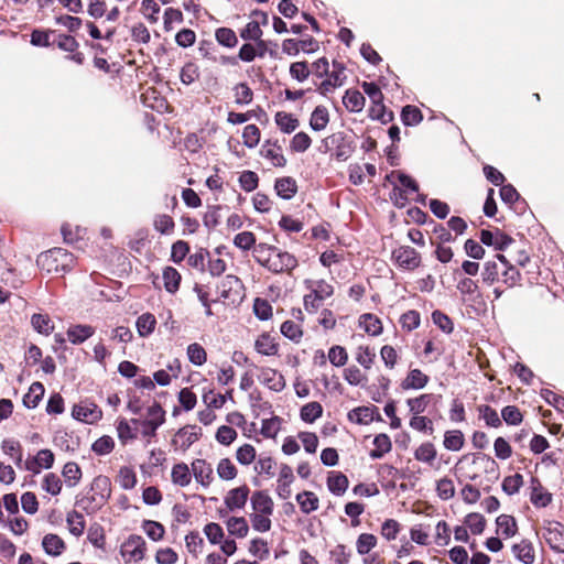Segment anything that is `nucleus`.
<instances>
[{"instance_id": "obj_1", "label": "nucleus", "mask_w": 564, "mask_h": 564, "mask_svg": "<svg viewBox=\"0 0 564 564\" xmlns=\"http://www.w3.org/2000/svg\"><path fill=\"white\" fill-rule=\"evenodd\" d=\"M93 495L80 500V505L85 510H88L90 505H95L96 508L102 507L111 496V481L110 478L104 475H99L94 478L90 487Z\"/></svg>"}, {"instance_id": "obj_2", "label": "nucleus", "mask_w": 564, "mask_h": 564, "mask_svg": "<svg viewBox=\"0 0 564 564\" xmlns=\"http://www.w3.org/2000/svg\"><path fill=\"white\" fill-rule=\"evenodd\" d=\"M392 259L403 270L413 271L421 264L420 253L410 246H401L392 251Z\"/></svg>"}, {"instance_id": "obj_3", "label": "nucleus", "mask_w": 564, "mask_h": 564, "mask_svg": "<svg viewBox=\"0 0 564 564\" xmlns=\"http://www.w3.org/2000/svg\"><path fill=\"white\" fill-rule=\"evenodd\" d=\"M218 290L221 299L235 303L241 299L243 284L238 276L234 274H227L218 285Z\"/></svg>"}, {"instance_id": "obj_4", "label": "nucleus", "mask_w": 564, "mask_h": 564, "mask_svg": "<svg viewBox=\"0 0 564 564\" xmlns=\"http://www.w3.org/2000/svg\"><path fill=\"white\" fill-rule=\"evenodd\" d=\"M120 553L128 561H141L145 553V541L141 535L131 534L122 543Z\"/></svg>"}, {"instance_id": "obj_5", "label": "nucleus", "mask_w": 564, "mask_h": 564, "mask_svg": "<svg viewBox=\"0 0 564 564\" xmlns=\"http://www.w3.org/2000/svg\"><path fill=\"white\" fill-rule=\"evenodd\" d=\"M72 415L74 419L93 424L98 422L102 416V411L93 402L83 401L74 405Z\"/></svg>"}, {"instance_id": "obj_6", "label": "nucleus", "mask_w": 564, "mask_h": 564, "mask_svg": "<svg viewBox=\"0 0 564 564\" xmlns=\"http://www.w3.org/2000/svg\"><path fill=\"white\" fill-rule=\"evenodd\" d=\"M544 539L555 552H564V524L558 521H547Z\"/></svg>"}, {"instance_id": "obj_7", "label": "nucleus", "mask_w": 564, "mask_h": 564, "mask_svg": "<svg viewBox=\"0 0 564 564\" xmlns=\"http://www.w3.org/2000/svg\"><path fill=\"white\" fill-rule=\"evenodd\" d=\"M296 267L297 260L293 254L276 249V251L273 253V257L271 258L268 270L273 273H281L290 272Z\"/></svg>"}, {"instance_id": "obj_8", "label": "nucleus", "mask_w": 564, "mask_h": 564, "mask_svg": "<svg viewBox=\"0 0 564 564\" xmlns=\"http://www.w3.org/2000/svg\"><path fill=\"white\" fill-rule=\"evenodd\" d=\"M333 67L334 70L330 73L329 77L323 80L318 87V93L324 96L330 93L334 88L339 87L344 84V65L341 63L334 61Z\"/></svg>"}, {"instance_id": "obj_9", "label": "nucleus", "mask_w": 564, "mask_h": 564, "mask_svg": "<svg viewBox=\"0 0 564 564\" xmlns=\"http://www.w3.org/2000/svg\"><path fill=\"white\" fill-rule=\"evenodd\" d=\"M249 492L250 490L247 485L229 490L225 497L226 508L230 511L242 509L246 506Z\"/></svg>"}, {"instance_id": "obj_10", "label": "nucleus", "mask_w": 564, "mask_h": 564, "mask_svg": "<svg viewBox=\"0 0 564 564\" xmlns=\"http://www.w3.org/2000/svg\"><path fill=\"white\" fill-rule=\"evenodd\" d=\"M260 153L263 158L270 160L274 166L283 167L286 164V159L282 154V148L278 144V141H265Z\"/></svg>"}, {"instance_id": "obj_11", "label": "nucleus", "mask_w": 564, "mask_h": 564, "mask_svg": "<svg viewBox=\"0 0 564 564\" xmlns=\"http://www.w3.org/2000/svg\"><path fill=\"white\" fill-rule=\"evenodd\" d=\"M54 464V454L51 449H41L32 460L25 463V469L39 474L40 468H51Z\"/></svg>"}, {"instance_id": "obj_12", "label": "nucleus", "mask_w": 564, "mask_h": 564, "mask_svg": "<svg viewBox=\"0 0 564 564\" xmlns=\"http://www.w3.org/2000/svg\"><path fill=\"white\" fill-rule=\"evenodd\" d=\"M293 481L294 475L292 468L286 464L281 465L276 488L281 499H289L291 497V484Z\"/></svg>"}, {"instance_id": "obj_13", "label": "nucleus", "mask_w": 564, "mask_h": 564, "mask_svg": "<svg viewBox=\"0 0 564 564\" xmlns=\"http://www.w3.org/2000/svg\"><path fill=\"white\" fill-rule=\"evenodd\" d=\"M259 380L273 391H282L285 388L284 377L274 369L262 368Z\"/></svg>"}, {"instance_id": "obj_14", "label": "nucleus", "mask_w": 564, "mask_h": 564, "mask_svg": "<svg viewBox=\"0 0 564 564\" xmlns=\"http://www.w3.org/2000/svg\"><path fill=\"white\" fill-rule=\"evenodd\" d=\"M192 473L197 482L207 487L213 481V468L205 459H195L192 463Z\"/></svg>"}, {"instance_id": "obj_15", "label": "nucleus", "mask_w": 564, "mask_h": 564, "mask_svg": "<svg viewBox=\"0 0 564 564\" xmlns=\"http://www.w3.org/2000/svg\"><path fill=\"white\" fill-rule=\"evenodd\" d=\"M66 334L73 345H80L95 334V327L86 324H77L69 326Z\"/></svg>"}, {"instance_id": "obj_16", "label": "nucleus", "mask_w": 564, "mask_h": 564, "mask_svg": "<svg viewBox=\"0 0 564 564\" xmlns=\"http://www.w3.org/2000/svg\"><path fill=\"white\" fill-rule=\"evenodd\" d=\"M429 376L423 373L420 369H412L401 382V388L403 390L423 389L429 383Z\"/></svg>"}, {"instance_id": "obj_17", "label": "nucleus", "mask_w": 564, "mask_h": 564, "mask_svg": "<svg viewBox=\"0 0 564 564\" xmlns=\"http://www.w3.org/2000/svg\"><path fill=\"white\" fill-rule=\"evenodd\" d=\"M42 546L46 554L58 556L63 553L66 545L64 540L57 534L48 533L42 540Z\"/></svg>"}, {"instance_id": "obj_18", "label": "nucleus", "mask_w": 564, "mask_h": 564, "mask_svg": "<svg viewBox=\"0 0 564 564\" xmlns=\"http://www.w3.org/2000/svg\"><path fill=\"white\" fill-rule=\"evenodd\" d=\"M196 429H197L196 425H189V426L180 429L176 432V435H175L176 438L173 440V443L176 444L178 442V440H181L182 442H181L180 447L183 451H186L192 444H194L199 438L200 434L196 431Z\"/></svg>"}, {"instance_id": "obj_19", "label": "nucleus", "mask_w": 564, "mask_h": 564, "mask_svg": "<svg viewBox=\"0 0 564 564\" xmlns=\"http://www.w3.org/2000/svg\"><path fill=\"white\" fill-rule=\"evenodd\" d=\"M251 506L256 513L271 514L273 511V501L263 491L253 492L251 497Z\"/></svg>"}, {"instance_id": "obj_20", "label": "nucleus", "mask_w": 564, "mask_h": 564, "mask_svg": "<svg viewBox=\"0 0 564 564\" xmlns=\"http://www.w3.org/2000/svg\"><path fill=\"white\" fill-rule=\"evenodd\" d=\"M514 556L523 564H533L535 560L534 549L532 543L528 540H522L520 543L512 546Z\"/></svg>"}, {"instance_id": "obj_21", "label": "nucleus", "mask_w": 564, "mask_h": 564, "mask_svg": "<svg viewBox=\"0 0 564 564\" xmlns=\"http://www.w3.org/2000/svg\"><path fill=\"white\" fill-rule=\"evenodd\" d=\"M274 188L281 198L291 199L297 192V184L294 178L286 176L278 178Z\"/></svg>"}, {"instance_id": "obj_22", "label": "nucleus", "mask_w": 564, "mask_h": 564, "mask_svg": "<svg viewBox=\"0 0 564 564\" xmlns=\"http://www.w3.org/2000/svg\"><path fill=\"white\" fill-rule=\"evenodd\" d=\"M364 95L356 89H348L343 97V104L350 112H359L365 106Z\"/></svg>"}, {"instance_id": "obj_23", "label": "nucleus", "mask_w": 564, "mask_h": 564, "mask_svg": "<svg viewBox=\"0 0 564 564\" xmlns=\"http://www.w3.org/2000/svg\"><path fill=\"white\" fill-rule=\"evenodd\" d=\"M59 251H45L39 254L36 259V264L41 270H45L46 272H59L61 263H58L57 259L53 257V254H58Z\"/></svg>"}, {"instance_id": "obj_24", "label": "nucleus", "mask_w": 564, "mask_h": 564, "mask_svg": "<svg viewBox=\"0 0 564 564\" xmlns=\"http://www.w3.org/2000/svg\"><path fill=\"white\" fill-rule=\"evenodd\" d=\"M373 445L375 448L369 453L372 459H379L392 449L391 440L386 433L378 434L373 440Z\"/></svg>"}, {"instance_id": "obj_25", "label": "nucleus", "mask_w": 564, "mask_h": 564, "mask_svg": "<svg viewBox=\"0 0 564 564\" xmlns=\"http://www.w3.org/2000/svg\"><path fill=\"white\" fill-rule=\"evenodd\" d=\"M172 482L174 485L186 487L191 484L192 474L188 466L185 463L175 464L171 473Z\"/></svg>"}, {"instance_id": "obj_26", "label": "nucleus", "mask_w": 564, "mask_h": 564, "mask_svg": "<svg viewBox=\"0 0 564 564\" xmlns=\"http://www.w3.org/2000/svg\"><path fill=\"white\" fill-rule=\"evenodd\" d=\"M296 501L300 505L301 511L308 514L318 509L319 500L312 491H302L296 495Z\"/></svg>"}, {"instance_id": "obj_27", "label": "nucleus", "mask_w": 564, "mask_h": 564, "mask_svg": "<svg viewBox=\"0 0 564 564\" xmlns=\"http://www.w3.org/2000/svg\"><path fill=\"white\" fill-rule=\"evenodd\" d=\"M359 326L371 336H378L382 333L381 321L370 313L360 316Z\"/></svg>"}, {"instance_id": "obj_28", "label": "nucleus", "mask_w": 564, "mask_h": 564, "mask_svg": "<svg viewBox=\"0 0 564 564\" xmlns=\"http://www.w3.org/2000/svg\"><path fill=\"white\" fill-rule=\"evenodd\" d=\"M44 386L41 382H33L28 393L23 397V404L28 409L36 408L44 395Z\"/></svg>"}, {"instance_id": "obj_29", "label": "nucleus", "mask_w": 564, "mask_h": 564, "mask_svg": "<svg viewBox=\"0 0 564 564\" xmlns=\"http://www.w3.org/2000/svg\"><path fill=\"white\" fill-rule=\"evenodd\" d=\"M502 268L496 260L486 261L484 264V269L481 272L482 281L486 284H494L499 281V278L502 274Z\"/></svg>"}, {"instance_id": "obj_30", "label": "nucleus", "mask_w": 564, "mask_h": 564, "mask_svg": "<svg viewBox=\"0 0 564 564\" xmlns=\"http://www.w3.org/2000/svg\"><path fill=\"white\" fill-rule=\"evenodd\" d=\"M138 426L131 423V421H127L126 419H119L117 421V432L119 440L126 444L128 441L134 440L138 437Z\"/></svg>"}, {"instance_id": "obj_31", "label": "nucleus", "mask_w": 564, "mask_h": 564, "mask_svg": "<svg viewBox=\"0 0 564 564\" xmlns=\"http://www.w3.org/2000/svg\"><path fill=\"white\" fill-rule=\"evenodd\" d=\"M375 411H377L376 406H358L348 413V419L357 424H369L375 419Z\"/></svg>"}, {"instance_id": "obj_32", "label": "nucleus", "mask_w": 564, "mask_h": 564, "mask_svg": "<svg viewBox=\"0 0 564 564\" xmlns=\"http://www.w3.org/2000/svg\"><path fill=\"white\" fill-rule=\"evenodd\" d=\"M327 487L332 494L341 496L348 488V478L343 473H330Z\"/></svg>"}, {"instance_id": "obj_33", "label": "nucleus", "mask_w": 564, "mask_h": 564, "mask_svg": "<svg viewBox=\"0 0 564 564\" xmlns=\"http://www.w3.org/2000/svg\"><path fill=\"white\" fill-rule=\"evenodd\" d=\"M156 325L155 316L151 313H143L135 322V327L140 337H148L151 335Z\"/></svg>"}, {"instance_id": "obj_34", "label": "nucleus", "mask_w": 564, "mask_h": 564, "mask_svg": "<svg viewBox=\"0 0 564 564\" xmlns=\"http://www.w3.org/2000/svg\"><path fill=\"white\" fill-rule=\"evenodd\" d=\"M274 119L279 129L284 133H292L300 124L299 120L293 117V115L284 111L276 112Z\"/></svg>"}, {"instance_id": "obj_35", "label": "nucleus", "mask_w": 564, "mask_h": 564, "mask_svg": "<svg viewBox=\"0 0 564 564\" xmlns=\"http://www.w3.org/2000/svg\"><path fill=\"white\" fill-rule=\"evenodd\" d=\"M275 251L276 248L273 246H269L267 243H259L253 247V257L259 264L268 269L271 262V258L273 257V253Z\"/></svg>"}, {"instance_id": "obj_36", "label": "nucleus", "mask_w": 564, "mask_h": 564, "mask_svg": "<svg viewBox=\"0 0 564 564\" xmlns=\"http://www.w3.org/2000/svg\"><path fill=\"white\" fill-rule=\"evenodd\" d=\"M226 524L228 532L237 538H245L249 532V525L243 517H231Z\"/></svg>"}, {"instance_id": "obj_37", "label": "nucleus", "mask_w": 564, "mask_h": 564, "mask_svg": "<svg viewBox=\"0 0 564 564\" xmlns=\"http://www.w3.org/2000/svg\"><path fill=\"white\" fill-rule=\"evenodd\" d=\"M329 121V115L325 107L317 106L310 118V126L315 131L324 130Z\"/></svg>"}, {"instance_id": "obj_38", "label": "nucleus", "mask_w": 564, "mask_h": 564, "mask_svg": "<svg viewBox=\"0 0 564 564\" xmlns=\"http://www.w3.org/2000/svg\"><path fill=\"white\" fill-rule=\"evenodd\" d=\"M432 398H433V394H431V393H424L416 398H409L406 400V405L409 408V411L413 415H420L421 413L425 412Z\"/></svg>"}, {"instance_id": "obj_39", "label": "nucleus", "mask_w": 564, "mask_h": 564, "mask_svg": "<svg viewBox=\"0 0 564 564\" xmlns=\"http://www.w3.org/2000/svg\"><path fill=\"white\" fill-rule=\"evenodd\" d=\"M62 475L65 479V482L68 487L76 486L82 478V469L78 464L74 462H68L64 465Z\"/></svg>"}, {"instance_id": "obj_40", "label": "nucleus", "mask_w": 564, "mask_h": 564, "mask_svg": "<svg viewBox=\"0 0 564 564\" xmlns=\"http://www.w3.org/2000/svg\"><path fill=\"white\" fill-rule=\"evenodd\" d=\"M66 522L69 532L74 536H80L84 533L86 522L82 513L77 511L68 512L66 517Z\"/></svg>"}, {"instance_id": "obj_41", "label": "nucleus", "mask_w": 564, "mask_h": 564, "mask_svg": "<svg viewBox=\"0 0 564 564\" xmlns=\"http://www.w3.org/2000/svg\"><path fill=\"white\" fill-rule=\"evenodd\" d=\"M323 414V406L316 401H312L302 406L300 416L306 423H313Z\"/></svg>"}, {"instance_id": "obj_42", "label": "nucleus", "mask_w": 564, "mask_h": 564, "mask_svg": "<svg viewBox=\"0 0 564 564\" xmlns=\"http://www.w3.org/2000/svg\"><path fill=\"white\" fill-rule=\"evenodd\" d=\"M31 324L33 328L43 335H50L54 329V325L48 315L46 314H33L31 317Z\"/></svg>"}, {"instance_id": "obj_43", "label": "nucleus", "mask_w": 564, "mask_h": 564, "mask_svg": "<svg viewBox=\"0 0 564 564\" xmlns=\"http://www.w3.org/2000/svg\"><path fill=\"white\" fill-rule=\"evenodd\" d=\"M2 451L4 454L9 455L14 464L18 467H21L22 464V447L18 441L14 440H4L2 442Z\"/></svg>"}, {"instance_id": "obj_44", "label": "nucleus", "mask_w": 564, "mask_h": 564, "mask_svg": "<svg viewBox=\"0 0 564 564\" xmlns=\"http://www.w3.org/2000/svg\"><path fill=\"white\" fill-rule=\"evenodd\" d=\"M163 280L165 290L170 293H175L180 288L181 274L172 267H166L163 270Z\"/></svg>"}, {"instance_id": "obj_45", "label": "nucleus", "mask_w": 564, "mask_h": 564, "mask_svg": "<svg viewBox=\"0 0 564 564\" xmlns=\"http://www.w3.org/2000/svg\"><path fill=\"white\" fill-rule=\"evenodd\" d=\"M257 351L261 355L272 356L278 352V345L268 334H262L254 344Z\"/></svg>"}, {"instance_id": "obj_46", "label": "nucleus", "mask_w": 564, "mask_h": 564, "mask_svg": "<svg viewBox=\"0 0 564 564\" xmlns=\"http://www.w3.org/2000/svg\"><path fill=\"white\" fill-rule=\"evenodd\" d=\"M437 452L430 442L421 444L414 452V457L419 462L432 464L436 458Z\"/></svg>"}, {"instance_id": "obj_47", "label": "nucleus", "mask_w": 564, "mask_h": 564, "mask_svg": "<svg viewBox=\"0 0 564 564\" xmlns=\"http://www.w3.org/2000/svg\"><path fill=\"white\" fill-rule=\"evenodd\" d=\"M305 284L322 301L326 297H329L334 293V288L324 280H318V281L306 280Z\"/></svg>"}, {"instance_id": "obj_48", "label": "nucleus", "mask_w": 564, "mask_h": 564, "mask_svg": "<svg viewBox=\"0 0 564 564\" xmlns=\"http://www.w3.org/2000/svg\"><path fill=\"white\" fill-rule=\"evenodd\" d=\"M532 484H536V486L533 487L531 502L535 507H546L547 505H550L552 501V495L542 491V486L536 478L532 479Z\"/></svg>"}, {"instance_id": "obj_49", "label": "nucleus", "mask_w": 564, "mask_h": 564, "mask_svg": "<svg viewBox=\"0 0 564 564\" xmlns=\"http://www.w3.org/2000/svg\"><path fill=\"white\" fill-rule=\"evenodd\" d=\"M401 120L405 126H415L423 120V115L417 107L408 105L402 108Z\"/></svg>"}, {"instance_id": "obj_50", "label": "nucleus", "mask_w": 564, "mask_h": 564, "mask_svg": "<svg viewBox=\"0 0 564 564\" xmlns=\"http://www.w3.org/2000/svg\"><path fill=\"white\" fill-rule=\"evenodd\" d=\"M216 41L225 47H235L238 43L237 35L234 30L229 28H219L215 32Z\"/></svg>"}, {"instance_id": "obj_51", "label": "nucleus", "mask_w": 564, "mask_h": 564, "mask_svg": "<svg viewBox=\"0 0 564 564\" xmlns=\"http://www.w3.org/2000/svg\"><path fill=\"white\" fill-rule=\"evenodd\" d=\"M496 523L500 532L506 536H513L517 532V523L513 517L508 514H500L496 519Z\"/></svg>"}, {"instance_id": "obj_52", "label": "nucleus", "mask_w": 564, "mask_h": 564, "mask_svg": "<svg viewBox=\"0 0 564 564\" xmlns=\"http://www.w3.org/2000/svg\"><path fill=\"white\" fill-rule=\"evenodd\" d=\"M479 416L486 422L488 426L499 427L501 426V419L498 412L490 405L482 404L478 406Z\"/></svg>"}, {"instance_id": "obj_53", "label": "nucleus", "mask_w": 564, "mask_h": 564, "mask_svg": "<svg viewBox=\"0 0 564 564\" xmlns=\"http://www.w3.org/2000/svg\"><path fill=\"white\" fill-rule=\"evenodd\" d=\"M409 425L411 429L417 432H423L429 435H432L434 433L433 421L427 416L413 415L410 419Z\"/></svg>"}, {"instance_id": "obj_54", "label": "nucleus", "mask_w": 564, "mask_h": 564, "mask_svg": "<svg viewBox=\"0 0 564 564\" xmlns=\"http://www.w3.org/2000/svg\"><path fill=\"white\" fill-rule=\"evenodd\" d=\"M227 399H232V390H228L225 394L214 393V391H208L203 395V401L212 408L219 409L224 406Z\"/></svg>"}, {"instance_id": "obj_55", "label": "nucleus", "mask_w": 564, "mask_h": 564, "mask_svg": "<svg viewBox=\"0 0 564 564\" xmlns=\"http://www.w3.org/2000/svg\"><path fill=\"white\" fill-rule=\"evenodd\" d=\"M344 378L350 386H364L368 381L367 376L357 366L346 368Z\"/></svg>"}, {"instance_id": "obj_56", "label": "nucleus", "mask_w": 564, "mask_h": 564, "mask_svg": "<svg viewBox=\"0 0 564 564\" xmlns=\"http://www.w3.org/2000/svg\"><path fill=\"white\" fill-rule=\"evenodd\" d=\"M464 445V435L460 431H447L444 435V447L449 451H459Z\"/></svg>"}, {"instance_id": "obj_57", "label": "nucleus", "mask_w": 564, "mask_h": 564, "mask_svg": "<svg viewBox=\"0 0 564 564\" xmlns=\"http://www.w3.org/2000/svg\"><path fill=\"white\" fill-rule=\"evenodd\" d=\"M369 116L372 119L379 120L383 124H387L393 120V112L386 108L383 101L378 105H373L369 109Z\"/></svg>"}, {"instance_id": "obj_58", "label": "nucleus", "mask_w": 564, "mask_h": 564, "mask_svg": "<svg viewBox=\"0 0 564 564\" xmlns=\"http://www.w3.org/2000/svg\"><path fill=\"white\" fill-rule=\"evenodd\" d=\"M376 545L377 538L370 533H361L356 542V549L360 555L368 554Z\"/></svg>"}, {"instance_id": "obj_59", "label": "nucleus", "mask_w": 564, "mask_h": 564, "mask_svg": "<svg viewBox=\"0 0 564 564\" xmlns=\"http://www.w3.org/2000/svg\"><path fill=\"white\" fill-rule=\"evenodd\" d=\"M376 358V352L368 346H359L356 354L357 362L365 369H370Z\"/></svg>"}, {"instance_id": "obj_60", "label": "nucleus", "mask_w": 564, "mask_h": 564, "mask_svg": "<svg viewBox=\"0 0 564 564\" xmlns=\"http://www.w3.org/2000/svg\"><path fill=\"white\" fill-rule=\"evenodd\" d=\"M142 527L144 532L151 540L160 541L163 539L165 529L160 522L153 520H144Z\"/></svg>"}, {"instance_id": "obj_61", "label": "nucleus", "mask_w": 564, "mask_h": 564, "mask_svg": "<svg viewBox=\"0 0 564 564\" xmlns=\"http://www.w3.org/2000/svg\"><path fill=\"white\" fill-rule=\"evenodd\" d=\"M217 474L224 480H232L237 476V468L229 458H221L217 465Z\"/></svg>"}, {"instance_id": "obj_62", "label": "nucleus", "mask_w": 564, "mask_h": 564, "mask_svg": "<svg viewBox=\"0 0 564 564\" xmlns=\"http://www.w3.org/2000/svg\"><path fill=\"white\" fill-rule=\"evenodd\" d=\"M523 485V476L521 474H514L512 476H508L502 481V490L512 496L517 494Z\"/></svg>"}, {"instance_id": "obj_63", "label": "nucleus", "mask_w": 564, "mask_h": 564, "mask_svg": "<svg viewBox=\"0 0 564 564\" xmlns=\"http://www.w3.org/2000/svg\"><path fill=\"white\" fill-rule=\"evenodd\" d=\"M42 488L52 496H56L62 490V481L56 474L48 473L43 479Z\"/></svg>"}, {"instance_id": "obj_64", "label": "nucleus", "mask_w": 564, "mask_h": 564, "mask_svg": "<svg viewBox=\"0 0 564 564\" xmlns=\"http://www.w3.org/2000/svg\"><path fill=\"white\" fill-rule=\"evenodd\" d=\"M312 144V139L310 135L305 132H299L296 133L290 143V148L293 152H305Z\"/></svg>"}]
</instances>
